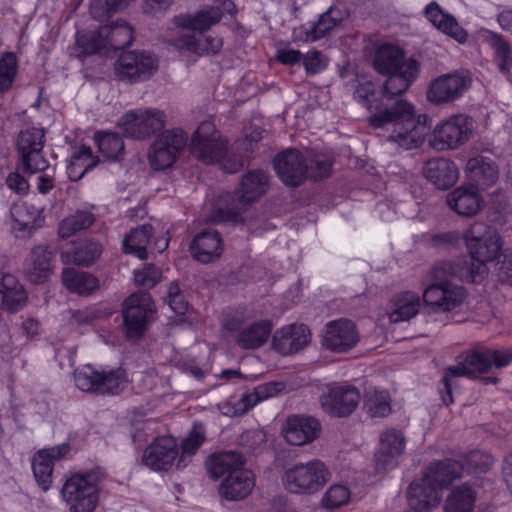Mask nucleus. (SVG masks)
<instances>
[{"instance_id":"obj_1","label":"nucleus","mask_w":512,"mask_h":512,"mask_svg":"<svg viewBox=\"0 0 512 512\" xmlns=\"http://www.w3.org/2000/svg\"><path fill=\"white\" fill-rule=\"evenodd\" d=\"M354 98L372 113L368 119L370 126H390L389 141L408 150L417 148L424 142L427 126L408 101L399 100L393 107L381 108L375 99V86L369 81L358 85Z\"/></svg>"},{"instance_id":"obj_2","label":"nucleus","mask_w":512,"mask_h":512,"mask_svg":"<svg viewBox=\"0 0 512 512\" xmlns=\"http://www.w3.org/2000/svg\"><path fill=\"white\" fill-rule=\"evenodd\" d=\"M463 237L469 255L477 264L460 266L461 269L453 273L464 281L479 282L487 273L485 264L502 255L503 239L494 227L483 222L473 223Z\"/></svg>"},{"instance_id":"obj_3","label":"nucleus","mask_w":512,"mask_h":512,"mask_svg":"<svg viewBox=\"0 0 512 512\" xmlns=\"http://www.w3.org/2000/svg\"><path fill=\"white\" fill-rule=\"evenodd\" d=\"M511 363L512 348L499 350L481 347L463 353L459 356L457 364L448 367L444 372L442 383L446 392L441 396L443 403L450 405L453 402V378L459 376L477 377L480 374L488 373L493 367L501 369L509 366Z\"/></svg>"},{"instance_id":"obj_4","label":"nucleus","mask_w":512,"mask_h":512,"mask_svg":"<svg viewBox=\"0 0 512 512\" xmlns=\"http://www.w3.org/2000/svg\"><path fill=\"white\" fill-rule=\"evenodd\" d=\"M329 467L319 459L289 465L282 473L284 489L298 496L319 493L331 479Z\"/></svg>"},{"instance_id":"obj_5","label":"nucleus","mask_w":512,"mask_h":512,"mask_svg":"<svg viewBox=\"0 0 512 512\" xmlns=\"http://www.w3.org/2000/svg\"><path fill=\"white\" fill-rule=\"evenodd\" d=\"M106 471L100 467L82 475L67 479L61 494L70 512H93L99 501L98 484L106 478Z\"/></svg>"},{"instance_id":"obj_6","label":"nucleus","mask_w":512,"mask_h":512,"mask_svg":"<svg viewBox=\"0 0 512 512\" xmlns=\"http://www.w3.org/2000/svg\"><path fill=\"white\" fill-rule=\"evenodd\" d=\"M460 264L442 263L434 268V277L437 281L435 284L429 285L423 291V301L435 312L452 311L460 307L466 299V291L463 287L455 285L441 275V273L449 272L450 275L456 276L453 271H459Z\"/></svg>"},{"instance_id":"obj_7","label":"nucleus","mask_w":512,"mask_h":512,"mask_svg":"<svg viewBox=\"0 0 512 512\" xmlns=\"http://www.w3.org/2000/svg\"><path fill=\"white\" fill-rule=\"evenodd\" d=\"M76 387L86 393L117 395L125 388L126 370L122 367L96 370L91 365L78 368L73 373Z\"/></svg>"},{"instance_id":"obj_8","label":"nucleus","mask_w":512,"mask_h":512,"mask_svg":"<svg viewBox=\"0 0 512 512\" xmlns=\"http://www.w3.org/2000/svg\"><path fill=\"white\" fill-rule=\"evenodd\" d=\"M188 143L187 133L174 128L157 136L148 150V162L153 170H165L176 162Z\"/></svg>"},{"instance_id":"obj_9","label":"nucleus","mask_w":512,"mask_h":512,"mask_svg":"<svg viewBox=\"0 0 512 512\" xmlns=\"http://www.w3.org/2000/svg\"><path fill=\"white\" fill-rule=\"evenodd\" d=\"M473 130L472 118L463 114L453 115L434 127L429 143L438 151L456 149L469 140Z\"/></svg>"},{"instance_id":"obj_10","label":"nucleus","mask_w":512,"mask_h":512,"mask_svg":"<svg viewBox=\"0 0 512 512\" xmlns=\"http://www.w3.org/2000/svg\"><path fill=\"white\" fill-rule=\"evenodd\" d=\"M191 153L206 164L221 163L227 155V141L211 121L200 123L190 142Z\"/></svg>"},{"instance_id":"obj_11","label":"nucleus","mask_w":512,"mask_h":512,"mask_svg":"<svg viewBox=\"0 0 512 512\" xmlns=\"http://www.w3.org/2000/svg\"><path fill=\"white\" fill-rule=\"evenodd\" d=\"M44 143V129L32 127L20 131L16 141L20 158L18 169L29 175L46 170L49 163L42 154Z\"/></svg>"},{"instance_id":"obj_12","label":"nucleus","mask_w":512,"mask_h":512,"mask_svg":"<svg viewBox=\"0 0 512 512\" xmlns=\"http://www.w3.org/2000/svg\"><path fill=\"white\" fill-rule=\"evenodd\" d=\"M472 76L468 71L440 75L428 87L426 98L433 104H444L459 99L470 88Z\"/></svg>"},{"instance_id":"obj_13","label":"nucleus","mask_w":512,"mask_h":512,"mask_svg":"<svg viewBox=\"0 0 512 512\" xmlns=\"http://www.w3.org/2000/svg\"><path fill=\"white\" fill-rule=\"evenodd\" d=\"M319 401L322 409L329 415L344 417L356 409L360 401V393L351 385L330 383L325 386Z\"/></svg>"},{"instance_id":"obj_14","label":"nucleus","mask_w":512,"mask_h":512,"mask_svg":"<svg viewBox=\"0 0 512 512\" xmlns=\"http://www.w3.org/2000/svg\"><path fill=\"white\" fill-rule=\"evenodd\" d=\"M286 386L283 382H267L256 386L253 391L242 395L241 398H230L218 404L222 415L236 417L245 414L258 403L276 397L284 392Z\"/></svg>"},{"instance_id":"obj_15","label":"nucleus","mask_w":512,"mask_h":512,"mask_svg":"<svg viewBox=\"0 0 512 512\" xmlns=\"http://www.w3.org/2000/svg\"><path fill=\"white\" fill-rule=\"evenodd\" d=\"M359 341V333L354 322L338 319L328 322L323 332L322 344L331 352L345 353Z\"/></svg>"},{"instance_id":"obj_16","label":"nucleus","mask_w":512,"mask_h":512,"mask_svg":"<svg viewBox=\"0 0 512 512\" xmlns=\"http://www.w3.org/2000/svg\"><path fill=\"white\" fill-rule=\"evenodd\" d=\"M321 433L319 421L306 415L289 416L281 427L284 440L293 446H303L315 441Z\"/></svg>"},{"instance_id":"obj_17","label":"nucleus","mask_w":512,"mask_h":512,"mask_svg":"<svg viewBox=\"0 0 512 512\" xmlns=\"http://www.w3.org/2000/svg\"><path fill=\"white\" fill-rule=\"evenodd\" d=\"M171 47L186 61H194L196 57L204 54L217 53L223 42L218 37L199 35L184 32L170 43Z\"/></svg>"},{"instance_id":"obj_18","label":"nucleus","mask_w":512,"mask_h":512,"mask_svg":"<svg viewBox=\"0 0 512 512\" xmlns=\"http://www.w3.org/2000/svg\"><path fill=\"white\" fill-rule=\"evenodd\" d=\"M177 455L176 439L171 436H161L144 450L142 463L153 471H167L174 464Z\"/></svg>"},{"instance_id":"obj_19","label":"nucleus","mask_w":512,"mask_h":512,"mask_svg":"<svg viewBox=\"0 0 512 512\" xmlns=\"http://www.w3.org/2000/svg\"><path fill=\"white\" fill-rule=\"evenodd\" d=\"M156 306L146 291L130 295V340L142 336L156 316Z\"/></svg>"},{"instance_id":"obj_20","label":"nucleus","mask_w":512,"mask_h":512,"mask_svg":"<svg viewBox=\"0 0 512 512\" xmlns=\"http://www.w3.org/2000/svg\"><path fill=\"white\" fill-rule=\"evenodd\" d=\"M225 329L237 331L236 342L243 349H256L268 340L273 324L268 319H261L244 324L240 327L236 319L225 323Z\"/></svg>"},{"instance_id":"obj_21","label":"nucleus","mask_w":512,"mask_h":512,"mask_svg":"<svg viewBox=\"0 0 512 512\" xmlns=\"http://www.w3.org/2000/svg\"><path fill=\"white\" fill-rule=\"evenodd\" d=\"M117 125L121 128V133L112 131H96L93 140L98 147L99 152L109 161H121L125 157L124 138L128 133V113H124Z\"/></svg>"},{"instance_id":"obj_22","label":"nucleus","mask_w":512,"mask_h":512,"mask_svg":"<svg viewBox=\"0 0 512 512\" xmlns=\"http://www.w3.org/2000/svg\"><path fill=\"white\" fill-rule=\"evenodd\" d=\"M168 244L164 236L153 237L152 226L148 223L130 227V254L140 260L147 259L149 254L163 252Z\"/></svg>"},{"instance_id":"obj_23","label":"nucleus","mask_w":512,"mask_h":512,"mask_svg":"<svg viewBox=\"0 0 512 512\" xmlns=\"http://www.w3.org/2000/svg\"><path fill=\"white\" fill-rule=\"evenodd\" d=\"M274 168L279 178L289 186H298L306 178V159L298 150H287L274 160Z\"/></svg>"},{"instance_id":"obj_24","label":"nucleus","mask_w":512,"mask_h":512,"mask_svg":"<svg viewBox=\"0 0 512 512\" xmlns=\"http://www.w3.org/2000/svg\"><path fill=\"white\" fill-rule=\"evenodd\" d=\"M441 490L424 477L414 480L407 489L408 512H431L439 506Z\"/></svg>"},{"instance_id":"obj_25","label":"nucleus","mask_w":512,"mask_h":512,"mask_svg":"<svg viewBox=\"0 0 512 512\" xmlns=\"http://www.w3.org/2000/svg\"><path fill=\"white\" fill-rule=\"evenodd\" d=\"M70 451L68 444L38 451L32 459L34 478L42 491L49 490L52 483L54 461L61 459Z\"/></svg>"},{"instance_id":"obj_26","label":"nucleus","mask_w":512,"mask_h":512,"mask_svg":"<svg viewBox=\"0 0 512 512\" xmlns=\"http://www.w3.org/2000/svg\"><path fill=\"white\" fill-rule=\"evenodd\" d=\"M310 342V331L304 324H290L278 329L272 338L273 348L281 355L298 352Z\"/></svg>"},{"instance_id":"obj_27","label":"nucleus","mask_w":512,"mask_h":512,"mask_svg":"<svg viewBox=\"0 0 512 512\" xmlns=\"http://www.w3.org/2000/svg\"><path fill=\"white\" fill-rule=\"evenodd\" d=\"M104 29L109 47L114 51L122 50L115 62V72L121 80H126L128 79V55L125 49L128 47V23L125 20H117L104 25Z\"/></svg>"},{"instance_id":"obj_28","label":"nucleus","mask_w":512,"mask_h":512,"mask_svg":"<svg viewBox=\"0 0 512 512\" xmlns=\"http://www.w3.org/2000/svg\"><path fill=\"white\" fill-rule=\"evenodd\" d=\"M255 487V476L248 469L235 470L227 475L219 487L220 495L229 501L248 497Z\"/></svg>"},{"instance_id":"obj_29","label":"nucleus","mask_w":512,"mask_h":512,"mask_svg":"<svg viewBox=\"0 0 512 512\" xmlns=\"http://www.w3.org/2000/svg\"><path fill=\"white\" fill-rule=\"evenodd\" d=\"M166 116L156 109H138L130 112V138L145 139L162 129Z\"/></svg>"},{"instance_id":"obj_30","label":"nucleus","mask_w":512,"mask_h":512,"mask_svg":"<svg viewBox=\"0 0 512 512\" xmlns=\"http://www.w3.org/2000/svg\"><path fill=\"white\" fill-rule=\"evenodd\" d=\"M427 20L443 34L449 36L460 44L468 39L467 31L448 12H445L438 3L430 2L424 9Z\"/></svg>"},{"instance_id":"obj_31","label":"nucleus","mask_w":512,"mask_h":512,"mask_svg":"<svg viewBox=\"0 0 512 512\" xmlns=\"http://www.w3.org/2000/svg\"><path fill=\"white\" fill-rule=\"evenodd\" d=\"M191 254L201 263H209L219 258L223 252V242L220 234L212 229L198 233L191 245Z\"/></svg>"},{"instance_id":"obj_32","label":"nucleus","mask_w":512,"mask_h":512,"mask_svg":"<svg viewBox=\"0 0 512 512\" xmlns=\"http://www.w3.org/2000/svg\"><path fill=\"white\" fill-rule=\"evenodd\" d=\"M102 251L100 242L84 238L73 242L68 249L62 251L61 259L65 264L88 267L101 256Z\"/></svg>"},{"instance_id":"obj_33","label":"nucleus","mask_w":512,"mask_h":512,"mask_svg":"<svg viewBox=\"0 0 512 512\" xmlns=\"http://www.w3.org/2000/svg\"><path fill=\"white\" fill-rule=\"evenodd\" d=\"M405 448L403 434L397 430H387L380 438L379 448L375 454L377 467L385 470L395 465Z\"/></svg>"},{"instance_id":"obj_34","label":"nucleus","mask_w":512,"mask_h":512,"mask_svg":"<svg viewBox=\"0 0 512 512\" xmlns=\"http://www.w3.org/2000/svg\"><path fill=\"white\" fill-rule=\"evenodd\" d=\"M447 204L459 215L473 216L483 207V199L475 187L462 185L447 195Z\"/></svg>"},{"instance_id":"obj_35","label":"nucleus","mask_w":512,"mask_h":512,"mask_svg":"<svg viewBox=\"0 0 512 512\" xmlns=\"http://www.w3.org/2000/svg\"><path fill=\"white\" fill-rule=\"evenodd\" d=\"M420 65L413 58H408L402 68L396 71L387 72L388 79L384 83V93L387 96H396L404 93L416 80Z\"/></svg>"},{"instance_id":"obj_36","label":"nucleus","mask_w":512,"mask_h":512,"mask_svg":"<svg viewBox=\"0 0 512 512\" xmlns=\"http://www.w3.org/2000/svg\"><path fill=\"white\" fill-rule=\"evenodd\" d=\"M425 177L439 189H447L458 180L459 171L449 159L435 158L426 162Z\"/></svg>"},{"instance_id":"obj_37","label":"nucleus","mask_w":512,"mask_h":512,"mask_svg":"<svg viewBox=\"0 0 512 512\" xmlns=\"http://www.w3.org/2000/svg\"><path fill=\"white\" fill-rule=\"evenodd\" d=\"M469 185L485 188L493 185L498 179V170L492 160L483 156L471 158L465 169Z\"/></svg>"},{"instance_id":"obj_38","label":"nucleus","mask_w":512,"mask_h":512,"mask_svg":"<svg viewBox=\"0 0 512 512\" xmlns=\"http://www.w3.org/2000/svg\"><path fill=\"white\" fill-rule=\"evenodd\" d=\"M53 252L47 246L39 245L32 249L26 274L35 284L45 282L52 272Z\"/></svg>"},{"instance_id":"obj_39","label":"nucleus","mask_w":512,"mask_h":512,"mask_svg":"<svg viewBox=\"0 0 512 512\" xmlns=\"http://www.w3.org/2000/svg\"><path fill=\"white\" fill-rule=\"evenodd\" d=\"M462 464L447 459L431 464L423 477L434 484L441 491L462 475Z\"/></svg>"},{"instance_id":"obj_40","label":"nucleus","mask_w":512,"mask_h":512,"mask_svg":"<svg viewBox=\"0 0 512 512\" xmlns=\"http://www.w3.org/2000/svg\"><path fill=\"white\" fill-rule=\"evenodd\" d=\"M419 307V296L415 292L406 291L391 300L387 314L393 323L408 321L418 313Z\"/></svg>"},{"instance_id":"obj_41","label":"nucleus","mask_w":512,"mask_h":512,"mask_svg":"<svg viewBox=\"0 0 512 512\" xmlns=\"http://www.w3.org/2000/svg\"><path fill=\"white\" fill-rule=\"evenodd\" d=\"M268 177L263 171L247 173L236 190L235 196L242 203H250L260 198L267 190Z\"/></svg>"},{"instance_id":"obj_42","label":"nucleus","mask_w":512,"mask_h":512,"mask_svg":"<svg viewBox=\"0 0 512 512\" xmlns=\"http://www.w3.org/2000/svg\"><path fill=\"white\" fill-rule=\"evenodd\" d=\"M222 11L218 6H212L208 9H202L197 13L190 15H180L175 17L176 26L187 30L204 31L220 21Z\"/></svg>"},{"instance_id":"obj_43","label":"nucleus","mask_w":512,"mask_h":512,"mask_svg":"<svg viewBox=\"0 0 512 512\" xmlns=\"http://www.w3.org/2000/svg\"><path fill=\"white\" fill-rule=\"evenodd\" d=\"M477 499L475 489L465 483L457 486L448 494L444 505V512H472Z\"/></svg>"},{"instance_id":"obj_44","label":"nucleus","mask_w":512,"mask_h":512,"mask_svg":"<svg viewBox=\"0 0 512 512\" xmlns=\"http://www.w3.org/2000/svg\"><path fill=\"white\" fill-rule=\"evenodd\" d=\"M62 281L71 292L90 295L99 287V280L89 272L66 268L62 272Z\"/></svg>"},{"instance_id":"obj_45","label":"nucleus","mask_w":512,"mask_h":512,"mask_svg":"<svg viewBox=\"0 0 512 512\" xmlns=\"http://www.w3.org/2000/svg\"><path fill=\"white\" fill-rule=\"evenodd\" d=\"M406 60L403 51L398 46L385 43L376 50L374 66L379 73H387L402 68V64Z\"/></svg>"},{"instance_id":"obj_46","label":"nucleus","mask_w":512,"mask_h":512,"mask_svg":"<svg viewBox=\"0 0 512 512\" xmlns=\"http://www.w3.org/2000/svg\"><path fill=\"white\" fill-rule=\"evenodd\" d=\"M479 35L493 49L499 70L502 73H508L512 67V48L510 45L500 35L488 29L479 31Z\"/></svg>"},{"instance_id":"obj_47","label":"nucleus","mask_w":512,"mask_h":512,"mask_svg":"<svg viewBox=\"0 0 512 512\" xmlns=\"http://www.w3.org/2000/svg\"><path fill=\"white\" fill-rule=\"evenodd\" d=\"M244 460L235 452H222L213 455L208 463V471L213 478H219L225 474L229 475L235 470L243 469Z\"/></svg>"},{"instance_id":"obj_48","label":"nucleus","mask_w":512,"mask_h":512,"mask_svg":"<svg viewBox=\"0 0 512 512\" xmlns=\"http://www.w3.org/2000/svg\"><path fill=\"white\" fill-rule=\"evenodd\" d=\"M95 215L88 210H77L64 218L58 225V236L68 239L76 233L88 229L95 222Z\"/></svg>"},{"instance_id":"obj_49","label":"nucleus","mask_w":512,"mask_h":512,"mask_svg":"<svg viewBox=\"0 0 512 512\" xmlns=\"http://www.w3.org/2000/svg\"><path fill=\"white\" fill-rule=\"evenodd\" d=\"M158 68L154 55L148 52L130 53V82L150 78Z\"/></svg>"},{"instance_id":"obj_50","label":"nucleus","mask_w":512,"mask_h":512,"mask_svg":"<svg viewBox=\"0 0 512 512\" xmlns=\"http://www.w3.org/2000/svg\"><path fill=\"white\" fill-rule=\"evenodd\" d=\"M10 212L18 230L31 232L36 229L42 211L28 202H23L13 205Z\"/></svg>"},{"instance_id":"obj_51","label":"nucleus","mask_w":512,"mask_h":512,"mask_svg":"<svg viewBox=\"0 0 512 512\" xmlns=\"http://www.w3.org/2000/svg\"><path fill=\"white\" fill-rule=\"evenodd\" d=\"M108 42L104 26L93 31L83 32L77 37V45L85 55L106 53L108 48H110Z\"/></svg>"},{"instance_id":"obj_52","label":"nucleus","mask_w":512,"mask_h":512,"mask_svg":"<svg viewBox=\"0 0 512 512\" xmlns=\"http://www.w3.org/2000/svg\"><path fill=\"white\" fill-rule=\"evenodd\" d=\"M204 439V427L201 424H194L188 435L181 443V456L177 462L178 468H184L187 465L189 458L200 448Z\"/></svg>"},{"instance_id":"obj_53","label":"nucleus","mask_w":512,"mask_h":512,"mask_svg":"<svg viewBox=\"0 0 512 512\" xmlns=\"http://www.w3.org/2000/svg\"><path fill=\"white\" fill-rule=\"evenodd\" d=\"M364 406L372 417H385L391 412L390 396L386 390L367 392Z\"/></svg>"},{"instance_id":"obj_54","label":"nucleus","mask_w":512,"mask_h":512,"mask_svg":"<svg viewBox=\"0 0 512 512\" xmlns=\"http://www.w3.org/2000/svg\"><path fill=\"white\" fill-rule=\"evenodd\" d=\"M351 499L350 489L343 484L331 485L321 498V505L326 509H337L347 505Z\"/></svg>"},{"instance_id":"obj_55","label":"nucleus","mask_w":512,"mask_h":512,"mask_svg":"<svg viewBox=\"0 0 512 512\" xmlns=\"http://www.w3.org/2000/svg\"><path fill=\"white\" fill-rule=\"evenodd\" d=\"M18 62L14 53L6 52L0 58V94L8 91L15 80Z\"/></svg>"},{"instance_id":"obj_56","label":"nucleus","mask_w":512,"mask_h":512,"mask_svg":"<svg viewBox=\"0 0 512 512\" xmlns=\"http://www.w3.org/2000/svg\"><path fill=\"white\" fill-rule=\"evenodd\" d=\"M113 314V311L102 305L90 306L81 310H74L71 319L78 325L93 324L95 321L106 319Z\"/></svg>"},{"instance_id":"obj_57","label":"nucleus","mask_w":512,"mask_h":512,"mask_svg":"<svg viewBox=\"0 0 512 512\" xmlns=\"http://www.w3.org/2000/svg\"><path fill=\"white\" fill-rule=\"evenodd\" d=\"M345 17L338 8L330 7L317 22H314L318 40L327 36L333 29L341 24Z\"/></svg>"},{"instance_id":"obj_58","label":"nucleus","mask_w":512,"mask_h":512,"mask_svg":"<svg viewBox=\"0 0 512 512\" xmlns=\"http://www.w3.org/2000/svg\"><path fill=\"white\" fill-rule=\"evenodd\" d=\"M493 464V458L491 455L480 452L473 451L465 458V467H463V471L466 469L468 473H482L486 472Z\"/></svg>"},{"instance_id":"obj_59","label":"nucleus","mask_w":512,"mask_h":512,"mask_svg":"<svg viewBox=\"0 0 512 512\" xmlns=\"http://www.w3.org/2000/svg\"><path fill=\"white\" fill-rule=\"evenodd\" d=\"M162 273L160 269L152 264L144 265L140 269L134 271V281L137 285L146 288L154 287L161 281Z\"/></svg>"},{"instance_id":"obj_60","label":"nucleus","mask_w":512,"mask_h":512,"mask_svg":"<svg viewBox=\"0 0 512 512\" xmlns=\"http://www.w3.org/2000/svg\"><path fill=\"white\" fill-rule=\"evenodd\" d=\"M70 159L86 172L94 169L99 163L100 159L94 155L89 146L81 145L70 157Z\"/></svg>"},{"instance_id":"obj_61","label":"nucleus","mask_w":512,"mask_h":512,"mask_svg":"<svg viewBox=\"0 0 512 512\" xmlns=\"http://www.w3.org/2000/svg\"><path fill=\"white\" fill-rule=\"evenodd\" d=\"M0 300L3 308L10 312H17L25 306L27 294L23 288H20L0 294Z\"/></svg>"},{"instance_id":"obj_62","label":"nucleus","mask_w":512,"mask_h":512,"mask_svg":"<svg viewBox=\"0 0 512 512\" xmlns=\"http://www.w3.org/2000/svg\"><path fill=\"white\" fill-rule=\"evenodd\" d=\"M167 302L169 307L177 314H184L188 303L177 282H171L167 288Z\"/></svg>"},{"instance_id":"obj_63","label":"nucleus","mask_w":512,"mask_h":512,"mask_svg":"<svg viewBox=\"0 0 512 512\" xmlns=\"http://www.w3.org/2000/svg\"><path fill=\"white\" fill-rule=\"evenodd\" d=\"M303 65L307 73L316 74L323 71L327 64V58L319 51L312 50L303 57Z\"/></svg>"},{"instance_id":"obj_64","label":"nucleus","mask_w":512,"mask_h":512,"mask_svg":"<svg viewBox=\"0 0 512 512\" xmlns=\"http://www.w3.org/2000/svg\"><path fill=\"white\" fill-rule=\"evenodd\" d=\"M292 39L294 42H315L318 40L314 22L302 24L293 29Z\"/></svg>"}]
</instances>
